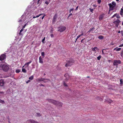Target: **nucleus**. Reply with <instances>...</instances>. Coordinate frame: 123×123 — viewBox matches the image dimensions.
I'll return each mask as SVG.
<instances>
[{
    "instance_id": "nucleus-1",
    "label": "nucleus",
    "mask_w": 123,
    "mask_h": 123,
    "mask_svg": "<svg viewBox=\"0 0 123 123\" xmlns=\"http://www.w3.org/2000/svg\"><path fill=\"white\" fill-rule=\"evenodd\" d=\"M47 100L49 102L53 103L54 105L57 106L62 107V103L52 99H48Z\"/></svg>"
},
{
    "instance_id": "nucleus-2",
    "label": "nucleus",
    "mask_w": 123,
    "mask_h": 123,
    "mask_svg": "<svg viewBox=\"0 0 123 123\" xmlns=\"http://www.w3.org/2000/svg\"><path fill=\"white\" fill-rule=\"evenodd\" d=\"M74 62V61L73 59H71L67 61V63L65 64V66L66 67L70 66L72 65Z\"/></svg>"
},
{
    "instance_id": "nucleus-3",
    "label": "nucleus",
    "mask_w": 123,
    "mask_h": 123,
    "mask_svg": "<svg viewBox=\"0 0 123 123\" xmlns=\"http://www.w3.org/2000/svg\"><path fill=\"white\" fill-rule=\"evenodd\" d=\"M121 62V61L119 60H115L113 62V65L114 66H117L118 64H120Z\"/></svg>"
},
{
    "instance_id": "nucleus-4",
    "label": "nucleus",
    "mask_w": 123,
    "mask_h": 123,
    "mask_svg": "<svg viewBox=\"0 0 123 123\" xmlns=\"http://www.w3.org/2000/svg\"><path fill=\"white\" fill-rule=\"evenodd\" d=\"M58 31L60 32H62L65 31L66 29V27L64 26H62L58 27Z\"/></svg>"
},
{
    "instance_id": "nucleus-5",
    "label": "nucleus",
    "mask_w": 123,
    "mask_h": 123,
    "mask_svg": "<svg viewBox=\"0 0 123 123\" xmlns=\"http://www.w3.org/2000/svg\"><path fill=\"white\" fill-rule=\"evenodd\" d=\"M2 68L4 71H6L8 70L9 67L8 66L4 64L2 65Z\"/></svg>"
},
{
    "instance_id": "nucleus-6",
    "label": "nucleus",
    "mask_w": 123,
    "mask_h": 123,
    "mask_svg": "<svg viewBox=\"0 0 123 123\" xmlns=\"http://www.w3.org/2000/svg\"><path fill=\"white\" fill-rule=\"evenodd\" d=\"M6 57V54H4L0 56V61H2L5 59Z\"/></svg>"
},
{
    "instance_id": "nucleus-7",
    "label": "nucleus",
    "mask_w": 123,
    "mask_h": 123,
    "mask_svg": "<svg viewBox=\"0 0 123 123\" xmlns=\"http://www.w3.org/2000/svg\"><path fill=\"white\" fill-rule=\"evenodd\" d=\"M121 22L120 20L119 19H117L116 21H114L113 23L116 25V26L118 27L119 25V23Z\"/></svg>"
},
{
    "instance_id": "nucleus-8",
    "label": "nucleus",
    "mask_w": 123,
    "mask_h": 123,
    "mask_svg": "<svg viewBox=\"0 0 123 123\" xmlns=\"http://www.w3.org/2000/svg\"><path fill=\"white\" fill-rule=\"evenodd\" d=\"M108 5L109 6V11L113 10L114 9V8L115 6L113 5L111 3H109L108 4Z\"/></svg>"
},
{
    "instance_id": "nucleus-9",
    "label": "nucleus",
    "mask_w": 123,
    "mask_h": 123,
    "mask_svg": "<svg viewBox=\"0 0 123 123\" xmlns=\"http://www.w3.org/2000/svg\"><path fill=\"white\" fill-rule=\"evenodd\" d=\"M57 17V14H55L53 18L52 22L53 23H54L56 21V19Z\"/></svg>"
},
{
    "instance_id": "nucleus-10",
    "label": "nucleus",
    "mask_w": 123,
    "mask_h": 123,
    "mask_svg": "<svg viewBox=\"0 0 123 123\" xmlns=\"http://www.w3.org/2000/svg\"><path fill=\"white\" fill-rule=\"evenodd\" d=\"M64 76L66 77V80H68L70 78V76L68 73H66L65 74Z\"/></svg>"
},
{
    "instance_id": "nucleus-11",
    "label": "nucleus",
    "mask_w": 123,
    "mask_h": 123,
    "mask_svg": "<svg viewBox=\"0 0 123 123\" xmlns=\"http://www.w3.org/2000/svg\"><path fill=\"white\" fill-rule=\"evenodd\" d=\"M45 80V79L41 78H38L36 79V81L37 82H40L44 81V80Z\"/></svg>"
},
{
    "instance_id": "nucleus-12",
    "label": "nucleus",
    "mask_w": 123,
    "mask_h": 123,
    "mask_svg": "<svg viewBox=\"0 0 123 123\" xmlns=\"http://www.w3.org/2000/svg\"><path fill=\"white\" fill-rule=\"evenodd\" d=\"M92 50L93 51L96 52V50L98 51L99 50V49L97 47H95L92 48Z\"/></svg>"
},
{
    "instance_id": "nucleus-13",
    "label": "nucleus",
    "mask_w": 123,
    "mask_h": 123,
    "mask_svg": "<svg viewBox=\"0 0 123 123\" xmlns=\"http://www.w3.org/2000/svg\"><path fill=\"white\" fill-rule=\"evenodd\" d=\"M31 62H32V61H30V62H27V63H26L25 64V65H24V66L23 67H22V68H23L24 67V66H26H26H26V67H28V66H29V64L30 63H31Z\"/></svg>"
},
{
    "instance_id": "nucleus-14",
    "label": "nucleus",
    "mask_w": 123,
    "mask_h": 123,
    "mask_svg": "<svg viewBox=\"0 0 123 123\" xmlns=\"http://www.w3.org/2000/svg\"><path fill=\"white\" fill-rule=\"evenodd\" d=\"M4 84V80H0V86H3Z\"/></svg>"
},
{
    "instance_id": "nucleus-15",
    "label": "nucleus",
    "mask_w": 123,
    "mask_h": 123,
    "mask_svg": "<svg viewBox=\"0 0 123 123\" xmlns=\"http://www.w3.org/2000/svg\"><path fill=\"white\" fill-rule=\"evenodd\" d=\"M39 62L41 63H43V59L42 58H41V56L39 57Z\"/></svg>"
},
{
    "instance_id": "nucleus-16",
    "label": "nucleus",
    "mask_w": 123,
    "mask_h": 123,
    "mask_svg": "<svg viewBox=\"0 0 123 123\" xmlns=\"http://www.w3.org/2000/svg\"><path fill=\"white\" fill-rule=\"evenodd\" d=\"M103 16L102 15H100L99 17V20H102L103 18Z\"/></svg>"
},
{
    "instance_id": "nucleus-17",
    "label": "nucleus",
    "mask_w": 123,
    "mask_h": 123,
    "mask_svg": "<svg viewBox=\"0 0 123 123\" xmlns=\"http://www.w3.org/2000/svg\"><path fill=\"white\" fill-rule=\"evenodd\" d=\"M123 9L121 8V9L120 14L122 16L123 15Z\"/></svg>"
},
{
    "instance_id": "nucleus-18",
    "label": "nucleus",
    "mask_w": 123,
    "mask_h": 123,
    "mask_svg": "<svg viewBox=\"0 0 123 123\" xmlns=\"http://www.w3.org/2000/svg\"><path fill=\"white\" fill-rule=\"evenodd\" d=\"M31 123H38L37 122L33 120H31Z\"/></svg>"
},
{
    "instance_id": "nucleus-19",
    "label": "nucleus",
    "mask_w": 123,
    "mask_h": 123,
    "mask_svg": "<svg viewBox=\"0 0 123 123\" xmlns=\"http://www.w3.org/2000/svg\"><path fill=\"white\" fill-rule=\"evenodd\" d=\"M98 38L100 39H103L104 38V37L103 36L100 35L98 36Z\"/></svg>"
},
{
    "instance_id": "nucleus-20",
    "label": "nucleus",
    "mask_w": 123,
    "mask_h": 123,
    "mask_svg": "<svg viewBox=\"0 0 123 123\" xmlns=\"http://www.w3.org/2000/svg\"><path fill=\"white\" fill-rule=\"evenodd\" d=\"M0 94H1L0 96H2L4 95V92L3 91H1L0 92Z\"/></svg>"
},
{
    "instance_id": "nucleus-21",
    "label": "nucleus",
    "mask_w": 123,
    "mask_h": 123,
    "mask_svg": "<svg viewBox=\"0 0 123 123\" xmlns=\"http://www.w3.org/2000/svg\"><path fill=\"white\" fill-rule=\"evenodd\" d=\"M107 101L108 102V103H110L113 102V101L110 99H109V100H107Z\"/></svg>"
},
{
    "instance_id": "nucleus-22",
    "label": "nucleus",
    "mask_w": 123,
    "mask_h": 123,
    "mask_svg": "<svg viewBox=\"0 0 123 123\" xmlns=\"http://www.w3.org/2000/svg\"><path fill=\"white\" fill-rule=\"evenodd\" d=\"M45 80H44V81H43L45 83L47 82L48 81H49L50 80L49 79H45Z\"/></svg>"
},
{
    "instance_id": "nucleus-23",
    "label": "nucleus",
    "mask_w": 123,
    "mask_h": 123,
    "mask_svg": "<svg viewBox=\"0 0 123 123\" xmlns=\"http://www.w3.org/2000/svg\"><path fill=\"white\" fill-rule=\"evenodd\" d=\"M120 84L121 85H122L123 84V81L122 79H120Z\"/></svg>"
},
{
    "instance_id": "nucleus-24",
    "label": "nucleus",
    "mask_w": 123,
    "mask_h": 123,
    "mask_svg": "<svg viewBox=\"0 0 123 123\" xmlns=\"http://www.w3.org/2000/svg\"><path fill=\"white\" fill-rule=\"evenodd\" d=\"M101 58V55H99L97 57V60H98L99 61L100 60V59Z\"/></svg>"
},
{
    "instance_id": "nucleus-25",
    "label": "nucleus",
    "mask_w": 123,
    "mask_h": 123,
    "mask_svg": "<svg viewBox=\"0 0 123 123\" xmlns=\"http://www.w3.org/2000/svg\"><path fill=\"white\" fill-rule=\"evenodd\" d=\"M33 76L32 75L29 78V79L31 80H32L33 79Z\"/></svg>"
},
{
    "instance_id": "nucleus-26",
    "label": "nucleus",
    "mask_w": 123,
    "mask_h": 123,
    "mask_svg": "<svg viewBox=\"0 0 123 123\" xmlns=\"http://www.w3.org/2000/svg\"><path fill=\"white\" fill-rule=\"evenodd\" d=\"M22 71L24 73H25L26 72V70L25 68H22Z\"/></svg>"
},
{
    "instance_id": "nucleus-27",
    "label": "nucleus",
    "mask_w": 123,
    "mask_h": 123,
    "mask_svg": "<svg viewBox=\"0 0 123 123\" xmlns=\"http://www.w3.org/2000/svg\"><path fill=\"white\" fill-rule=\"evenodd\" d=\"M112 5L115 6L116 4L115 2L114 1H113L112 2Z\"/></svg>"
},
{
    "instance_id": "nucleus-28",
    "label": "nucleus",
    "mask_w": 123,
    "mask_h": 123,
    "mask_svg": "<svg viewBox=\"0 0 123 123\" xmlns=\"http://www.w3.org/2000/svg\"><path fill=\"white\" fill-rule=\"evenodd\" d=\"M95 30V28L94 27L91 28L90 29V30L91 31H93Z\"/></svg>"
},
{
    "instance_id": "nucleus-29",
    "label": "nucleus",
    "mask_w": 123,
    "mask_h": 123,
    "mask_svg": "<svg viewBox=\"0 0 123 123\" xmlns=\"http://www.w3.org/2000/svg\"><path fill=\"white\" fill-rule=\"evenodd\" d=\"M24 28H22V29L21 30H20V32L19 33V35H21V33L24 30Z\"/></svg>"
},
{
    "instance_id": "nucleus-30",
    "label": "nucleus",
    "mask_w": 123,
    "mask_h": 123,
    "mask_svg": "<svg viewBox=\"0 0 123 123\" xmlns=\"http://www.w3.org/2000/svg\"><path fill=\"white\" fill-rule=\"evenodd\" d=\"M31 119L27 120L26 122V123H31Z\"/></svg>"
},
{
    "instance_id": "nucleus-31",
    "label": "nucleus",
    "mask_w": 123,
    "mask_h": 123,
    "mask_svg": "<svg viewBox=\"0 0 123 123\" xmlns=\"http://www.w3.org/2000/svg\"><path fill=\"white\" fill-rule=\"evenodd\" d=\"M15 71L16 73H19L20 72V71L19 69H17Z\"/></svg>"
},
{
    "instance_id": "nucleus-32",
    "label": "nucleus",
    "mask_w": 123,
    "mask_h": 123,
    "mask_svg": "<svg viewBox=\"0 0 123 123\" xmlns=\"http://www.w3.org/2000/svg\"><path fill=\"white\" fill-rule=\"evenodd\" d=\"M81 36L80 35H80H79L78 36H77V38L76 39V41H75V42H76L77 39L78 38H79Z\"/></svg>"
},
{
    "instance_id": "nucleus-33",
    "label": "nucleus",
    "mask_w": 123,
    "mask_h": 123,
    "mask_svg": "<svg viewBox=\"0 0 123 123\" xmlns=\"http://www.w3.org/2000/svg\"><path fill=\"white\" fill-rule=\"evenodd\" d=\"M28 23H27L25 24L22 27V28H24L27 25H28Z\"/></svg>"
},
{
    "instance_id": "nucleus-34",
    "label": "nucleus",
    "mask_w": 123,
    "mask_h": 123,
    "mask_svg": "<svg viewBox=\"0 0 123 123\" xmlns=\"http://www.w3.org/2000/svg\"><path fill=\"white\" fill-rule=\"evenodd\" d=\"M89 10L92 13H93V9L90 8H89Z\"/></svg>"
},
{
    "instance_id": "nucleus-35",
    "label": "nucleus",
    "mask_w": 123,
    "mask_h": 123,
    "mask_svg": "<svg viewBox=\"0 0 123 123\" xmlns=\"http://www.w3.org/2000/svg\"><path fill=\"white\" fill-rule=\"evenodd\" d=\"M36 114H37V116H38L40 117L41 116V115L40 113H37Z\"/></svg>"
},
{
    "instance_id": "nucleus-36",
    "label": "nucleus",
    "mask_w": 123,
    "mask_h": 123,
    "mask_svg": "<svg viewBox=\"0 0 123 123\" xmlns=\"http://www.w3.org/2000/svg\"><path fill=\"white\" fill-rule=\"evenodd\" d=\"M43 13H41L39 15H37V16H36V18H38L40 16H41V15H43Z\"/></svg>"
},
{
    "instance_id": "nucleus-37",
    "label": "nucleus",
    "mask_w": 123,
    "mask_h": 123,
    "mask_svg": "<svg viewBox=\"0 0 123 123\" xmlns=\"http://www.w3.org/2000/svg\"><path fill=\"white\" fill-rule=\"evenodd\" d=\"M40 0H38V1L37 3V4L38 5L39 4H40L41 3V1H40Z\"/></svg>"
},
{
    "instance_id": "nucleus-38",
    "label": "nucleus",
    "mask_w": 123,
    "mask_h": 123,
    "mask_svg": "<svg viewBox=\"0 0 123 123\" xmlns=\"http://www.w3.org/2000/svg\"><path fill=\"white\" fill-rule=\"evenodd\" d=\"M117 15V13H116L115 14L113 15L112 17L111 18H114L115 16H116Z\"/></svg>"
},
{
    "instance_id": "nucleus-39",
    "label": "nucleus",
    "mask_w": 123,
    "mask_h": 123,
    "mask_svg": "<svg viewBox=\"0 0 123 123\" xmlns=\"http://www.w3.org/2000/svg\"><path fill=\"white\" fill-rule=\"evenodd\" d=\"M45 37H44L42 40V42L43 43H44V41H45Z\"/></svg>"
},
{
    "instance_id": "nucleus-40",
    "label": "nucleus",
    "mask_w": 123,
    "mask_h": 123,
    "mask_svg": "<svg viewBox=\"0 0 123 123\" xmlns=\"http://www.w3.org/2000/svg\"><path fill=\"white\" fill-rule=\"evenodd\" d=\"M0 103H4V100H2L0 99Z\"/></svg>"
},
{
    "instance_id": "nucleus-41",
    "label": "nucleus",
    "mask_w": 123,
    "mask_h": 123,
    "mask_svg": "<svg viewBox=\"0 0 123 123\" xmlns=\"http://www.w3.org/2000/svg\"><path fill=\"white\" fill-rule=\"evenodd\" d=\"M116 17L117 18H120V16H119V14H117L116 16Z\"/></svg>"
},
{
    "instance_id": "nucleus-42",
    "label": "nucleus",
    "mask_w": 123,
    "mask_h": 123,
    "mask_svg": "<svg viewBox=\"0 0 123 123\" xmlns=\"http://www.w3.org/2000/svg\"><path fill=\"white\" fill-rule=\"evenodd\" d=\"M81 34L80 35L81 36L83 35L84 34V33L83 31H81Z\"/></svg>"
},
{
    "instance_id": "nucleus-43",
    "label": "nucleus",
    "mask_w": 123,
    "mask_h": 123,
    "mask_svg": "<svg viewBox=\"0 0 123 123\" xmlns=\"http://www.w3.org/2000/svg\"><path fill=\"white\" fill-rule=\"evenodd\" d=\"M121 49V48H118L117 49L116 51H120Z\"/></svg>"
},
{
    "instance_id": "nucleus-44",
    "label": "nucleus",
    "mask_w": 123,
    "mask_h": 123,
    "mask_svg": "<svg viewBox=\"0 0 123 123\" xmlns=\"http://www.w3.org/2000/svg\"><path fill=\"white\" fill-rule=\"evenodd\" d=\"M101 2V0H98L97 2L98 4H100Z\"/></svg>"
},
{
    "instance_id": "nucleus-45",
    "label": "nucleus",
    "mask_w": 123,
    "mask_h": 123,
    "mask_svg": "<svg viewBox=\"0 0 123 123\" xmlns=\"http://www.w3.org/2000/svg\"><path fill=\"white\" fill-rule=\"evenodd\" d=\"M44 52H42L41 53V55L42 56H44Z\"/></svg>"
},
{
    "instance_id": "nucleus-46",
    "label": "nucleus",
    "mask_w": 123,
    "mask_h": 123,
    "mask_svg": "<svg viewBox=\"0 0 123 123\" xmlns=\"http://www.w3.org/2000/svg\"><path fill=\"white\" fill-rule=\"evenodd\" d=\"M45 4H47V5H48L49 3V2H48L47 1H46L45 2Z\"/></svg>"
},
{
    "instance_id": "nucleus-47",
    "label": "nucleus",
    "mask_w": 123,
    "mask_h": 123,
    "mask_svg": "<svg viewBox=\"0 0 123 123\" xmlns=\"http://www.w3.org/2000/svg\"><path fill=\"white\" fill-rule=\"evenodd\" d=\"M74 9L73 8H72L70 9V10H69V12L70 13L71 12V11H73Z\"/></svg>"
},
{
    "instance_id": "nucleus-48",
    "label": "nucleus",
    "mask_w": 123,
    "mask_h": 123,
    "mask_svg": "<svg viewBox=\"0 0 123 123\" xmlns=\"http://www.w3.org/2000/svg\"><path fill=\"white\" fill-rule=\"evenodd\" d=\"M105 49H103L102 50V54H103V55H104L105 54V53H104V51H103V50Z\"/></svg>"
},
{
    "instance_id": "nucleus-49",
    "label": "nucleus",
    "mask_w": 123,
    "mask_h": 123,
    "mask_svg": "<svg viewBox=\"0 0 123 123\" xmlns=\"http://www.w3.org/2000/svg\"><path fill=\"white\" fill-rule=\"evenodd\" d=\"M30 81H31V80H27L26 82V83H28L30 82Z\"/></svg>"
},
{
    "instance_id": "nucleus-50",
    "label": "nucleus",
    "mask_w": 123,
    "mask_h": 123,
    "mask_svg": "<svg viewBox=\"0 0 123 123\" xmlns=\"http://www.w3.org/2000/svg\"><path fill=\"white\" fill-rule=\"evenodd\" d=\"M63 85H64V86H67V85L65 82H64V83H63Z\"/></svg>"
},
{
    "instance_id": "nucleus-51",
    "label": "nucleus",
    "mask_w": 123,
    "mask_h": 123,
    "mask_svg": "<svg viewBox=\"0 0 123 123\" xmlns=\"http://www.w3.org/2000/svg\"><path fill=\"white\" fill-rule=\"evenodd\" d=\"M39 85L40 86H44V85H43V84H39Z\"/></svg>"
},
{
    "instance_id": "nucleus-52",
    "label": "nucleus",
    "mask_w": 123,
    "mask_h": 123,
    "mask_svg": "<svg viewBox=\"0 0 123 123\" xmlns=\"http://www.w3.org/2000/svg\"><path fill=\"white\" fill-rule=\"evenodd\" d=\"M44 15L42 17V19H43V18H44L45 16V14H43Z\"/></svg>"
},
{
    "instance_id": "nucleus-53",
    "label": "nucleus",
    "mask_w": 123,
    "mask_h": 123,
    "mask_svg": "<svg viewBox=\"0 0 123 123\" xmlns=\"http://www.w3.org/2000/svg\"><path fill=\"white\" fill-rule=\"evenodd\" d=\"M119 47H122L123 46V43L121 44L119 46Z\"/></svg>"
},
{
    "instance_id": "nucleus-54",
    "label": "nucleus",
    "mask_w": 123,
    "mask_h": 123,
    "mask_svg": "<svg viewBox=\"0 0 123 123\" xmlns=\"http://www.w3.org/2000/svg\"><path fill=\"white\" fill-rule=\"evenodd\" d=\"M50 36L52 37H54V35L53 34H51Z\"/></svg>"
},
{
    "instance_id": "nucleus-55",
    "label": "nucleus",
    "mask_w": 123,
    "mask_h": 123,
    "mask_svg": "<svg viewBox=\"0 0 123 123\" xmlns=\"http://www.w3.org/2000/svg\"><path fill=\"white\" fill-rule=\"evenodd\" d=\"M121 34L122 36H123V31H121Z\"/></svg>"
},
{
    "instance_id": "nucleus-56",
    "label": "nucleus",
    "mask_w": 123,
    "mask_h": 123,
    "mask_svg": "<svg viewBox=\"0 0 123 123\" xmlns=\"http://www.w3.org/2000/svg\"><path fill=\"white\" fill-rule=\"evenodd\" d=\"M72 15V13H70V14H69V16H68V17H70V16H71Z\"/></svg>"
},
{
    "instance_id": "nucleus-57",
    "label": "nucleus",
    "mask_w": 123,
    "mask_h": 123,
    "mask_svg": "<svg viewBox=\"0 0 123 123\" xmlns=\"http://www.w3.org/2000/svg\"><path fill=\"white\" fill-rule=\"evenodd\" d=\"M85 39V38H84L82 39L81 41V43H83V41Z\"/></svg>"
},
{
    "instance_id": "nucleus-58",
    "label": "nucleus",
    "mask_w": 123,
    "mask_h": 123,
    "mask_svg": "<svg viewBox=\"0 0 123 123\" xmlns=\"http://www.w3.org/2000/svg\"><path fill=\"white\" fill-rule=\"evenodd\" d=\"M78 6L77 7H76V9H75V10H77L78 9Z\"/></svg>"
},
{
    "instance_id": "nucleus-59",
    "label": "nucleus",
    "mask_w": 123,
    "mask_h": 123,
    "mask_svg": "<svg viewBox=\"0 0 123 123\" xmlns=\"http://www.w3.org/2000/svg\"><path fill=\"white\" fill-rule=\"evenodd\" d=\"M53 31V29H51V31H50V32L51 33H52V32Z\"/></svg>"
},
{
    "instance_id": "nucleus-60",
    "label": "nucleus",
    "mask_w": 123,
    "mask_h": 123,
    "mask_svg": "<svg viewBox=\"0 0 123 123\" xmlns=\"http://www.w3.org/2000/svg\"><path fill=\"white\" fill-rule=\"evenodd\" d=\"M91 31L89 30L87 32V33H90Z\"/></svg>"
},
{
    "instance_id": "nucleus-61",
    "label": "nucleus",
    "mask_w": 123,
    "mask_h": 123,
    "mask_svg": "<svg viewBox=\"0 0 123 123\" xmlns=\"http://www.w3.org/2000/svg\"><path fill=\"white\" fill-rule=\"evenodd\" d=\"M36 18V16L35 17V16H33V18Z\"/></svg>"
},
{
    "instance_id": "nucleus-62",
    "label": "nucleus",
    "mask_w": 123,
    "mask_h": 123,
    "mask_svg": "<svg viewBox=\"0 0 123 123\" xmlns=\"http://www.w3.org/2000/svg\"><path fill=\"white\" fill-rule=\"evenodd\" d=\"M22 21V20H21V19H20L19 20V22H21Z\"/></svg>"
},
{
    "instance_id": "nucleus-63",
    "label": "nucleus",
    "mask_w": 123,
    "mask_h": 123,
    "mask_svg": "<svg viewBox=\"0 0 123 123\" xmlns=\"http://www.w3.org/2000/svg\"><path fill=\"white\" fill-rule=\"evenodd\" d=\"M120 31H118V33H120Z\"/></svg>"
},
{
    "instance_id": "nucleus-64",
    "label": "nucleus",
    "mask_w": 123,
    "mask_h": 123,
    "mask_svg": "<svg viewBox=\"0 0 123 123\" xmlns=\"http://www.w3.org/2000/svg\"><path fill=\"white\" fill-rule=\"evenodd\" d=\"M108 61L109 62H110L111 61L110 60H108Z\"/></svg>"
}]
</instances>
